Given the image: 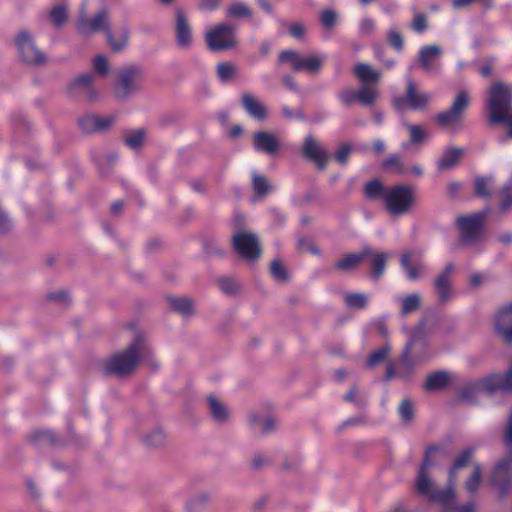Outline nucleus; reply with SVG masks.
<instances>
[{"label": "nucleus", "instance_id": "1", "mask_svg": "<svg viewBox=\"0 0 512 512\" xmlns=\"http://www.w3.org/2000/svg\"><path fill=\"white\" fill-rule=\"evenodd\" d=\"M473 453V448H466L458 455L449 469L448 485L445 489L441 490L432 480L430 470L438 463V461L446 457V451L437 446L427 449L425 459L418 471L415 481L417 492L432 501L440 502L443 506L451 504L455 499L454 486L457 480L456 474L469 462Z\"/></svg>", "mask_w": 512, "mask_h": 512}, {"label": "nucleus", "instance_id": "2", "mask_svg": "<svg viewBox=\"0 0 512 512\" xmlns=\"http://www.w3.org/2000/svg\"><path fill=\"white\" fill-rule=\"evenodd\" d=\"M365 195L371 200H382L387 211L393 216L408 214L416 203V192L412 186L384 187L378 180L366 184Z\"/></svg>", "mask_w": 512, "mask_h": 512}, {"label": "nucleus", "instance_id": "3", "mask_svg": "<svg viewBox=\"0 0 512 512\" xmlns=\"http://www.w3.org/2000/svg\"><path fill=\"white\" fill-rule=\"evenodd\" d=\"M153 355V349L148 344L145 335L137 333L124 351L115 354L108 360L106 368L110 373L123 376L135 370L140 357L153 367L158 368L159 363L153 358Z\"/></svg>", "mask_w": 512, "mask_h": 512}, {"label": "nucleus", "instance_id": "4", "mask_svg": "<svg viewBox=\"0 0 512 512\" xmlns=\"http://www.w3.org/2000/svg\"><path fill=\"white\" fill-rule=\"evenodd\" d=\"M511 92L502 83H496L490 88L488 105L490 120L493 123H509L512 134Z\"/></svg>", "mask_w": 512, "mask_h": 512}, {"label": "nucleus", "instance_id": "5", "mask_svg": "<svg viewBox=\"0 0 512 512\" xmlns=\"http://www.w3.org/2000/svg\"><path fill=\"white\" fill-rule=\"evenodd\" d=\"M76 25L83 37H89L97 32H105L107 35V31H110V18L106 10L94 13L85 3H82Z\"/></svg>", "mask_w": 512, "mask_h": 512}, {"label": "nucleus", "instance_id": "6", "mask_svg": "<svg viewBox=\"0 0 512 512\" xmlns=\"http://www.w3.org/2000/svg\"><path fill=\"white\" fill-rule=\"evenodd\" d=\"M485 391L493 393L496 391H512V367L505 373H492L464 387L462 396L470 398V393Z\"/></svg>", "mask_w": 512, "mask_h": 512}, {"label": "nucleus", "instance_id": "7", "mask_svg": "<svg viewBox=\"0 0 512 512\" xmlns=\"http://www.w3.org/2000/svg\"><path fill=\"white\" fill-rule=\"evenodd\" d=\"M15 45L23 62L42 66L48 61L46 54L36 45L34 36L28 30H20L15 36Z\"/></svg>", "mask_w": 512, "mask_h": 512}, {"label": "nucleus", "instance_id": "8", "mask_svg": "<svg viewBox=\"0 0 512 512\" xmlns=\"http://www.w3.org/2000/svg\"><path fill=\"white\" fill-rule=\"evenodd\" d=\"M205 41L212 51L228 50L238 44L234 28L227 24L216 25L207 30Z\"/></svg>", "mask_w": 512, "mask_h": 512}, {"label": "nucleus", "instance_id": "9", "mask_svg": "<svg viewBox=\"0 0 512 512\" xmlns=\"http://www.w3.org/2000/svg\"><path fill=\"white\" fill-rule=\"evenodd\" d=\"M512 451L508 452L494 466L490 475V484L501 496H505L512 485Z\"/></svg>", "mask_w": 512, "mask_h": 512}, {"label": "nucleus", "instance_id": "10", "mask_svg": "<svg viewBox=\"0 0 512 512\" xmlns=\"http://www.w3.org/2000/svg\"><path fill=\"white\" fill-rule=\"evenodd\" d=\"M279 59L283 63H288L295 70L314 73L321 68L326 60V55L315 53L304 57L295 51L286 50L280 54Z\"/></svg>", "mask_w": 512, "mask_h": 512}, {"label": "nucleus", "instance_id": "11", "mask_svg": "<svg viewBox=\"0 0 512 512\" xmlns=\"http://www.w3.org/2000/svg\"><path fill=\"white\" fill-rule=\"evenodd\" d=\"M430 100L431 96L428 93L419 90L413 81H408L405 96L395 99V105L398 109L418 110L425 108Z\"/></svg>", "mask_w": 512, "mask_h": 512}, {"label": "nucleus", "instance_id": "12", "mask_svg": "<svg viewBox=\"0 0 512 512\" xmlns=\"http://www.w3.org/2000/svg\"><path fill=\"white\" fill-rule=\"evenodd\" d=\"M235 250L244 258L256 259L261 254V249L256 235L249 232H239L233 237Z\"/></svg>", "mask_w": 512, "mask_h": 512}, {"label": "nucleus", "instance_id": "13", "mask_svg": "<svg viewBox=\"0 0 512 512\" xmlns=\"http://www.w3.org/2000/svg\"><path fill=\"white\" fill-rule=\"evenodd\" d=\"M485 213L480 212L471 216H461L457 219L458 229L466 243L476 240L481 232Z\"/></svg>", "mask_w": 512, "mask_h": 512}, {"label": "nucleus", "instance_id": "14", "mask_svg": "<svg viewBox=\"0 0 512 512\" xmlns=\"http://www.w3.org/2000/svg\"><path fill=\"white\" fill-rule=\"evenodd\" d=\"M424 326L425 322H421L420 325L409 334V339L405 346L403 358L400 364L401 367H409L414 354H417L426 348L427 344L424 339Z\"/></svg>", "mask_w": 512, "mask_h": 512}, {"label": "nucleus", "instance_id": "15", "mask_svg": "<svg viewBox=\"0 0 512 512\" xmlns=\"http://www.w3.org/2000/svg\"><path fill=\"white\" fill-rule=\"evenodd\" d=\"M495 332L506 342H512V302L503 305L494 316Z\"/></svg>", "mask_w": 512, "mask_h": 512}, {"label": "nucleus", "instance_id": "16", "mask_svg": "<svg viewBox=\"0 0 512 512\" xmlns=\"http://www.w3.org/2000/svg\"><path fill=\"white\" fill-rule=\"evenodd\" d=\"M401 266L406 277L412 281L421 278L426 271V264L418 252H407L401 258Z\"/></svg>", "mask_w": 512, "mask_h": 512}, {"label": "nucleus", "instance_id": "17", "mask_svg": "<svg viewBox=\"0 0 512 512\" xmlns=\"http://www.w3.org/2000/svg\"><path fill=\"white\" fill-rule=\"evenodd\" d=\"M142 84V75L137 69H130L122 73L119 83L115 88L118 97H126L137 91Z\"/></svg>", "mask_w": 512, "mask_h": 512}, {"label": "nucleus", "instance_id": "18", "mask_svg": "<svg viewBox=\"0 0 512 512\" xmlns=\"http://www.w3.org/2000/svg\"><path fill=\"white\" fill-rule=\"evenodd\" d=\"M303 153L306 158L313 161L320 169L326 166L328 161V155L321 146L312 136H307L303 144Z\"/></svg>", "mask_w": 512, "mask_h": 512}, {"label": "nucleus", "instance_id": "19", "mask_svg": "<svg viewBox=\"0 0 512 512\" xmlns=\"http://www.w3.org/2000/svg\"><path fill=\"white\" fill-rule=\"evenodd\" d=\"M175 34L177 45L180 48L187 49L191 46L193 41L191 27L186 14L181 10L176 13Z\"/></svg>", "mask_w": 512, "mask_h": 512}, {"label": "nucleus", "instance_id": "20", "mask_svg": "<svg viewBox=\"0 0 512 512\" xmlns=\"http://www.w3.org/2000/svg\"><path fill=\"white\" fill-rule=\"evenodd\" d=\"M279 146L278 138L272 133L259 131L253 136V147L257 152L273 155L278 151Z\"/></svg>", "mask_w": 512, "mask_h": 512}, {"label": "nucleus", "instance_id": "21", "mask_svg": "<svg viewBox=\"0 0 512 512\" xmlns=\"http://www.w3.org/2000/svg\"><path fill=\"white\" fill-rule=\"evenodd\" d=\"M440 55V47L436 45L425 46L419 51V63L426 72H436L439 68Z\"/></svg>", "mask_w": 512, "mask_h": 512}, {"label": "nucleus", "instance_id": "22", "mask_svg": "<svg viewBox=\"0 0 512 512\" xmlns=\"http://www.w3.org/2000/svg\"><path fill=\"white\" fill-rule=\"evenodd\" d=\"M454 267L452 264L446 266L445 270L436 278L434 287L436 294L441 302L450 300L453 296V290L450 283V274Z\"/></svg>", "mask_w": 512, "mask_h": 512}, {"label": "nucleus", "instance_id": "23", "mask_svg": "<svg viewBox=\"0 0 512 512\" xmlns=\"http://www.w3.org/2000/svg\"><path fill=\"white\" fill-rule=\"evenodd\" d=\"M242 104L245 111L256 120H264L267 116L265 105L255 96L244 94L242 96Z\"/></svg>", "mask_w": 512, "mask_h": 512}, {"label": "nucleus", "instance_id": "24", "mask_svg": "<svg viewBox=\"0 0 512 512\" xmlns=\"http://www.w3.org/2000/svg\"><path fill=\"white\" fill-rule=\"evenodd\" d=\"M113 120L110 117H100L97 115H86L79 119L80 128L86 132L91 133L96 130H103L112 124Z\"/></svg>", "mask_w": 512, "mask_h": 512}, {"label": "nucleus", "instance_id": "25", "mask_svg": "<svg viewBox=\"0 0 512 512\" xmlns=\"http://www.w3.org/2000/svg\"><path fill=\"white\" fill-rule=\"evenodd\" d=\"M464 150L459 147L446 148L438 160V168L440 170H449L457 165L463 156Z\"/></svg>", "mask_w": 512, "mask_h": 512}, {"label": "nucleus", "instance_id": "26", "mask_svg": "<svg viewBox=\"0 0 512 512\" xmlns=\"http://www.w3.org/2000/svg\"><path fill=\"white\" fill-rule=\"evenodd\" d=\"M355 76L363 83H377L381 78V72L371 65L361 62L354 66Z\"/></svg>", "mask_w": 512, "mask_h": 512}, {"label": "nucleus", "instance_id": "27", "mask_svg": "<svg viewBox=\"0 0 512 512\" xmlns=\"http://www.w3.org/2000/svg\"><path fill=\"white\" fill-rule=\"evenodd\" d=\"M451 375L444 371H437L430 374L425 382V388L429 391H437L445 388L451 382Z\"/></svg>", "mask_w": 512, "mask_h": 512}, {"label": "nucleus", "instance_id": "28", "mask_svg": "<svg viewBox=\"0 0 512 512\" xmlns=\"http://www.w3.org/2000/svg\"><path fill=\"white\" fill-rule=\"evenodd\" d=\"M379 93L378 90L373 86L363 85L355 96L342 95L344 102H350L353 97L358 99L362 104L371 105L377 99Z\"/></svg>", "mask_w": 512, "mask_h": 512}, {"label": "nucleus", "instance_id": "29", "mask_svg": "<svg viewBox=\"0 0 512 512\" xmlns=\"http://www.w3.org/2000/svg\"><path fill=\"white\" fill-rule=\"evenodd\" d=\"M482 483V466L474 462L471 466V472L464 481V489L468 493H474L478 490Z\"/></svg>", "mask_w": 512, "mask_h": 512}, {"label": "nucleus", "instance_id": "30", "mask_svg": "<svg viewBox=\"0 0 512 512\" xmlns=\"http://www.w3.org/2000/svg\"><path fill=\"white\" fill-rule=\"evenodd\" d=\"M463 118L454 112L451 108L437 115V122L443 128L455 131L460 127Z\"/></svg>", "mask_w": 512, "mask_h": 512}, {"label": "nucleus", "instance_id": "31", "mask_svg": "<svg viewBox=\"0 0 512 512\" xmlns=\"http://www.w3.org/2000/svg\"><path fill=\"white\" fill-rule=\"evenodd\" d=\"M207 401L210 413L216 421H225L228 418L229 410L220 399L214 395H210Z\"/></svg>", "mask_w": 512, "mask_h": 512}, {"label": "nucleus", "instance_id": "32", "mask_svg": "<svg viewBox=\"0 0 512 512\" xmlns=\"http://www.w3.org/2000/svg\"><path fill=\"white\" fill-rule=\"evenodd\" d=\"M227 16L231 19L244 20L249 19L253 11L245 2H231L226 9Z\"/></svg>", "mask_w": 512, "mask_h": 512}, {"label": "nucleus", "instance_id": "33", "mask_svg": "<svg viewBox=\"0 0 512 512\" xmlns=\"http://www.w3.org/2000/svg\"><path fill=\"white\" fill-rule=\"evenodd\" d=\"M368 256V249H364L362 252L359 253H352L349 255L344 256L341 258L336 266L338 269L342 271H350L353 268H355L361 261L364 259V257Z\"/></svg>", "mask_w": 512, "mask_h": 512}, {"label": "nucleus", "instance_id": "34", "mask_svg": "<svg viewBox=\"0 0 512 512\" xmlns=\"http://www.w3.org/2000/svg\"><path fill=\"white\" fill-rule=\"evenodd\" d=\"M252 423L254 428L261 433H268L276 426V421L273 417L267 415H254L252 416Z\"/></svg>", "mask_w": 512, "mask_h": 512}, {"label": "nucleus", "instance_id": "35", "mask_svg": "<svg viewBox=\"0 0 512 512\" xmlns=\"http://www.w3.org/2000/svg\"><path fill=\"white\" fill-rule=\"evenodd\" d=\"M368 256L371 257V267L373 276L379 277L384 272L385 264L387 261V255L384 253H372V251L368 249Z\"/></svg>", "mask_w": 512, "mask_h": 512}, {"label": "nucleus", "instance_id": "36", "mask_svg": "<svg viewBox=\"0 0 512 512\" xmlns=\"http://www.w3.org/2000/svg\"><path fill=\"white\" fill-rule=\"evenodd\" d=\"M216 72L222 82H227L236 76L237 67L231 62H221L217 64Z\"/></svg>", "mask_w": 512, "mask_h": 512}, {"label": "nucleus", "instance_id": "37", "mask_svg": "<svg viewBox=\"0 0 512 512\" xmlns=\"http://www.w3.org/2000/svg\"><path fill=\"white\" fill-rule=\"evenodd\" d=\"M106 37L110 47L115 51H120L122 48H124L128 41L127 31H122L119 34H115L110 30L107 31Z\"/></svg>", "mask_w": 512, "mask_h": 512}, {"label": "nucleus", "instance_id": "38", "mask_svg": "<svg viewBox=\"0 0 512 512\" xmlns=\"http://www.w3.org/2000/svg\"><path fill=\"white\" fill-rule=\"evenodd\" d=\"M209 499L207 493H198L191 496L186 502L187 512H200Z\"/></svg>", "mask_w": 512, "mask_h": 512}, {"label": "nucleus", "instance_id": "39", "mask_svg": "<svg viewBox=\"0 0 512 512\" xmlns=\"http://www.w3.org/2000/svg\"><path fill=\"white\" fill-rule=\"evenodd\" d=\"M346 305L353 309L365 308L368 303V296L362 293H347L344 295Z\"/></svg>", "mask_w": 512, "mask_h": 512}, {"label": "nucleus", "instance_id": "40", "mask_svg": "<svg viewBox=\"0 0 512 512\" xmlns=\"http://www.w3.org/2000/svg\"><path fill=\"white\" fill-rule=\"evenodd\" d=\"M469 94L466 91H461L455 97L451 109L463 118L464 112L469 105Z\"/></svg>", "mask_w": 512, "mask_h": 512}, {"label": "nucleus", "instance_id": "41", "mask_svg": "<svg viewBox=\"0 0 512 512\" xmlns=\"http://www.w3.org/2000/svg\"><path fill=\"white\" fill-rule=\"evenodd\" d=\"M421 299L418 294H411L407 297H404L401 300V314L407 315L416 309H418L420 305Z\"/></svg>", "mask_w": 512, "mask_h": 512}, {"label": "nucleus", "instance_id": "42", "mask_svg": "<svg viewBox=\"0 0 512 512\" xmlns=\"http://www.w3.org/2000/svg\"><path fill=\"white\" fill-rule=\"evenodd\" d=\"M166 434L161 428H156L152 430L149 434L144 438V442L146 445L151 447H158L165 443Z\"/></svg>", "mask_w": 512, "mask_h": 512}, {"label": "nucleus", "instance_id": "43", "mask_svg": "<svg viewBox=\"0 0 512 512\" xmlns=\"http://www.w3.org/2000/svg\"><path fill=\"white\" fill-rule=\"evenodd\" d=\"M50 17L54 25L62 26L68 19V9L65 5H57L50 12Z\"/></svg>", "mask_w": 512, "mask_h": 512}, {"label": "nucleus", "instance_id": "44", "mask_svg": "<svg viewBox=\"0 0 512 512\" xmlns=\"http://www.w3.org/2000/svg\"><path fill=\"white\" fill-rule=\"evenodd\" d=\"M492 177H481L475 180V190L479 196H487L493 188Z\"/></svg>", "mask_w": 512, "mask_h": 512}, {"label": "nucleus", "instance_id": "45", "mask_svg": "<svg viewBox=\"0 0 512 512\" xmlns=\"http://www.w3.org/2000/svg\"><path fill=\"white\" fill-rule=\"evenodd\" d=\"M144 140L145 132L140 129L129 132L125 139L127 146L131 149H138L143 144Z\"/></svg>", "mask_w": 512, "mask_h": 512}, {"label": "nucleus", "instance_id": "46", "mask_svg": "<svg viewBox=\"0 0 512 512\" xmlns=\"http://www.w3.org/2000/svg\"><path fill=\"white\" fill-rule=\"evenodd\" d=\"M383 167L387 171L404 174L407 171L402 165L401 159L398 155H393L384 161Z\"/></svg>", "mask_w": 512, "mask_h": 512}, {"label": "nucleus", "instance_id": "47", "mask_svg": "<svg viewBox=\"0 0 512 512\" xmlns=\"http://www.w3.org/2000/svg\"><path fill=\"white\" fill-rule=\"evenodd\" d=\"M92 63L94 71L100 76H106L109 73V62L104 55L94 57Z\"/></svg>", "mask_w": 512, "mask_h": 512}, {"label": "nucleus", "instance_id": "48", "mask_svg": "<svg viewBox=\"0 0 512 512\" xmlns=\"http://www.w3.org/2000/svg\"><path fill=\"white\" fill-rule=\"evenodd\" d=\"M338 18V13L332 9L324 10L320 15L321 22L327 29H332L337 24Z\"/></svg>", "mask_w": 512, "mask_h": 512}, {"label": "nucleus", "instance_id": "49", "mask_svg": "<svg viewBox=\"0 0 512 512\" xmlns=\"http://www.w3.org/2000/svg\"><path fill=\"white\" fill-rule=\"evenodd\" d=\"M172 306L183 315H188L192 312V302L187 298L173 299Z\"/></svg>", "mask_w": 512, "mask_h": 512}, {"label": "nucleus", "instance_id": "50", "mask_svg": "<svg viewBox=\"0 0 512 512\" xmlns=\"http://www.w3.org/2000/svg\"><path fill=\"white\" fill-rule=\"evenodd\" d=\"M408 130L410 134V139L414 143H421L427 137L426 131L421 126L410 125L408 126Z\"/></svg>", "mask_w": 512, "mask_h": 512}, {"label": "nucleus", "instance_id": "51", "mask_svg": "<svg viewBox=\"0 0 512 512\" xmlns=\"http://www.w3.org/2000/svg\"><path fill=\"white\" fill-rule=\"evenodd\" d=\"M253 186L258 195H264L269 190V185L266 179L256 174L253 175Z\"/></svg>", "mask_w": 512, "mask_h": 512}, {"label": "nucleus", "instance_id": "52", "mask_svg": "<svg viewBox=\"0 0 512 512\" xmlns=\"http://www.w3.org/2000/svg\"><path fill=\"white\" fill-rule=\"evenodd\" d=\"M388 354V348L383 347L373 352L367 360V365L373 367L382 362Z\"/></svg>", "mask_w": 512, "mask_h": 512}, {"label": "nucleus", "instance_id": "53", "mask_svg": "<svg viewBox=\"0 0 512 512\" xmlns=\"http://www.w3.org/2000/svg\"><path fill=\"white\" fill-rule=\"evenodd\" d=\"M388 43L397 51L403 48V39L401 35L395 30H390L387 36Z\"/></svg>", "mask_w": 512, "mask_h": 512}, {"label": "nucleus", "instance_id": "54", "mask_svg": "<svg viewBox=\"0 0 512 512\" xmlns=\"http://www.w3.org/2000/svg\"><path fill=\"white\" fill-rule=\"evenodd\" d=\"M401 418L408 421L413 416V407L408 400H403L398 408Z\"/></svg>", "mask_w": 512, "mask_h": 512}, {"label": "nucleus", "instance_id": "55", "mask_svg": "<svg viewBox=\"0 0 512 512\" xmlns=\"http://www.w3.org/2000/svg\"><path fill=\"white\" fill-rule=\"evenodd\" d=\"M270 269H271V273L275 279H277V280H285L286 279L285 269L279 261H277V260L273 261L271 263Z\"/></svg>", "mask_w": 512, "mask_h": 512}, {"label": "nucleus", "instance_id": "56", "mask_svg": "<svg viewBox=\"0 0 512 512\" xmlns=\"http://www.w3.org/2000/svg\"><path fill=\"white\" fill-rule=\"evenodd\" d=\"M289 32L296 40H302L305 35V27L300 23H293L289 27Z\"/></svg>", "mask_w": 512, "mask_h": 512}, {"label": "nucleus", "instance_id": "57", "mask_svg": "<svg viewBox=\"0 0 512 512\" xmlns=\"http://www.w3.org/2000/svg\"><path fill=\"white\" fill-rule=\"evenodd\" d=\"M351 153V147L349 145H342L335 154V159L344 164Z\"/></svg>", "mask_w": 512, "mask_h": 512}, {"label": "nucleus", "instance_id": "58", "mask_svg": "<svg viewBox=\"0 0 512 512\" xmlns=\"http://www.w3.org/2000/svg\"><path fill=\"white\" fill-rule=\"evenodd\" d=\"M374 27H375V23L372 19L370 18H363L361 21H360V24H359V29H360V32L363 34V35H368L370 34L373 30H374Z\"/></svg>", "mask_w": 512, "mask_h": 512}, {"label": "nucleus", "instance_id": "59", "mask_svg": "<svg viewBox=\"0 0 512 512\" xmlns=\"http://www.w3.org/2000/svg\"><path fill=\"white\" fill-rule=\"evenodd\" d=\"M486 281V277L481 273H473L469 276V285L472 288H478L482 286Z\"/></svg>", "mask_w": 512, "mask_h": 512}, {"label": "nucleus", "instance_id": "60", "mask_svg": "<svg viewBox=\"0 0 512 512\" xmlns=\"http://www.w3.org/2000/svg\"><path fill=\"white\" fill-rule=\"evenodd\" d=\"M448 506H449V504L444 506L445 507L444 512H476V506L472 502L467 503L462 506H459V507H455V508H450Z\"/></svg>", "mask_w": 512, "mask_h": 512}, {"label": "nucleus", "instance_id": "61", "mask_svg": "<svg viewBox=\"0 0 512 512\" xmlns=\"http://www.w3.org/2000/svg\"><path fill=\"white\" fill-rule=\"evenodd\" d=\"M217 3L218 2H200L197 10L204 15H208L217 10Z\"/></svg>", "mask_w": 512, "mask_h": 512}, {"label": "nucleus", "instance_id": "62", "mask_svg": "<svg viewBox=\"0 0 512 512\" xmlns=\"http://www.w3.org/2000/svg\"><path fill=\"white\" fill-rule=\"evenodd\" d=\"M413 29L415 31L421 32L426 28V18L422 14H418L414 17L413 20Z\"/></svg>", "mask_w": 512, "mask_h": 512}, {"label": "nucleus", "instance_id": "63", "mask_svg": "<svg viewBox=\"0 0 512 512\" xmlns=\"http://www.w3.org/2000/svg\"><path fill=\"white\" fill-rule=\"evenodd\" d=\"M221 289L226 293H232L235 290V284L229 279H223L220 282Z\"/></svg>", "mask_w": 512, "mask_h": 512}, {"label": "nucleus", "instance_id": "64", "mask_svg": "<svg viewBox=\"0 0 512 512\" xmlns=\"http://www.w3.org/2000/svg\"><path fill=\"white\" fill-rule=\"evenodd\" d=\"M10 226V220L7 215L0 209V231H6Z\"/></svg>", "mask_w": 512, "mask_h": 512}]
</instances>
